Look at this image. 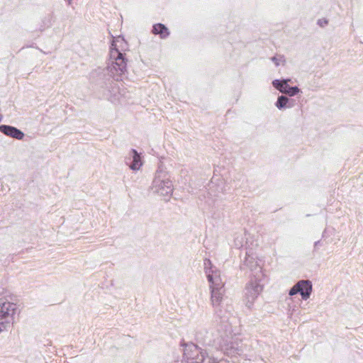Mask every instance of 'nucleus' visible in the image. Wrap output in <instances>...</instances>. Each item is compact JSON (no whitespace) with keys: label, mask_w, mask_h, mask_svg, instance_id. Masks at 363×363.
Masks as SVG:
<instances>
[{"label":"nucleus","mask_w":363,"mask_h":363,"mask_svg":"<svg viewBox=\"0 0 363 363\" xmlns=\"http://www.w3.org/2000/svg\"><path fill=\"white\" fill-rule=\"evenodd\" d=\"M218 337V334L213 340L211 346L206 350H203L192 342L186 344L184 349V360L187 363H228L223 354L234 357L242 353V351L240 354H233L225 352L220 347L214 344Z\"/></svg>","instance_id":"obj_3"},{"label":"nucleus","mask_w":363,"mask_h":363,"mask_svg":"<svg viewBox=\"0 0 363 363\" xmlns=\"http://www.w3.org/2000/svg\"><path fill=\"white\" fill-rule=\"evenodd\" d=\"M312 291V283L309 280H300L289 291V296L299 294L303 300H307Z\"/></svg>","instance_id":"obj_5"},{"label":"nucleus","mask_w":363,"mask_h":363,"mask_svg":"<svg viewBox=\"0 0 363 363\" xmlns=\"http://www.w3.org/2000/svg\"><path fill=\"white\" fill-rule=\"evenodd\" d=\"M204 270L208 282L216 280V277H220V272L216 269L209 259L203 260Z\"/></svg>","instance_id":"obj_10"},{"label":"nucleus","mask_w":363,"mask_h":363,"mask_svg":"<svg viewBox=\"0 0 363 363\" xmlns=\"http://www.w3.org/2000/svg\"><path fill=\"white\" fill-rule=\"evenodd\" d=\"M169 179L167 172L163 168L162 165H159L152 182V185H160L164 180Z\"/></svg>","instance_id":"obj_14"},{"label":"nucleus","mask_w":363,"mask_h":363,"mask_svg":"<svg viewBox=\"0 0 363 363\" xmlns=\"http://www.w3.org/2000/svg\"><path fill=\"white\" fill-rule=\"evenodd\" d=\"M328 21L325 18H323V19H319L318 21V24L320 26V27H324L325 26L328 25Z\"/></svg>","instance_id":"obj_18"},{"label":"nucleus","mask_w":363,"mask_h":363,"mask_svg":"<svg viewBox=\"0 0 363 363\" xmlns=\"http://www.w3.org/2000/svg\"><path fill=\"white\" fill-rule=\"evenodd\" d=\"M320 244V240H318V241L315 242V243H314V249L315 250L317 248V247L319 246Z\"/></svg>","instance_id":"obj_21"},{"label":"nucleus","mask_w":363,"mask_h":363,"mask_svg":"<svg viewBox=\"0 0 363 363\" xmlns=\"http://www.w3.org/2000/svg\"><path fill=\"white\" fill-rule=\"evenodd\" d=\"M271 60L274 63L276 67L279 66L280 62H285L284 57L283 55L273 56L271 57Z\"/></svg>","instance_id":"obj_17"},{"label":"nucleus","mask_w":363,"mask_h":363,"mask_svg":"<svg viewBox=\"0 0 363 363\" xmlns=\"http://www.w3.org/2000/svg\"><path fill=\"white\" fill-rule=\"evenodd\" d=\"M152 33L155 35H158L162 39H165L169 35L168 28L160 23H156L152 26Z\"/></svg>","instance_id":"obj_13"},{"label":"nucleus","mask_w":363,"mask_h":363,"mask_svg":"<svg viewBox=\"0 0 363 363\" xmlns=\"http://www.w3.org/2000/svg\"><path fill=\"white\" fill-rule=\"evenodd\" d=\"M240 268L242 269L248 268L251 272H253L254 279H262V277H263L262 268L258 262L256 260V258L253 255H250L248 252H246V256L240 266Z\"/></svg>","instance_id":"obj_6"},{"label":"nucleus","mask_w":363,"mask_h":363,"mask_svg":"<svg viewBox=\"0 0 363 363\" xmlns=\"http://www.w3.org/2000/svg\"><path fill=\"white\" fill-rule=\"evenodd\" d=\"M262 279H251L247 284L245 291V297L247 301V306L250 308L255 300L263 290V284L260 283Z\"/></svg>","instance_id":"obj_4"},{"label":"nucleus","mask_w":363,"mask_h":363,"mask_svg":"<svg viewBox=\"0 0 363 363\" xmlns=\"http://www.w3.org/2000/svg\"><path fill=\"white\" fill-rule=\"evenodd\" d=\"M210 283L211 303L214 307L215 314L213 325L219 337L214 341L227 354H240L242 352V342L233 332L230 318L231 311L228 306L224 307L222 301L224 293L223 284L220 277Z\"/></svg>","instance_id":"obj_1"},{"label":"nucleus","mask_w":363,"mask_h":363,"mask_svg":"<svg viewBox=\"0 0 363 363\" xmlns=\"http://www.w3.org/2000/svg\"><path fill=\"white\" fill-rule=\"evenodd\" d=\"M7 327L8 326H3V325H0V333L4 331V330H6Z\"/></svg>","instance_id":"obj_22"},{"label":"nucleus","mask_w":363,"mask_h":363,"mask_svg":"<svg viewBox=\"0 0 363 363\" xmlns=\"http://www.w3.org/2000/svg\"><path fill=\"white\" fill-rule=\"evenodd\" d=\"M283 81L286 84H289V83H292V79L291 78H282Z\"/></svg>","instance_id":"obj_19"},{"label":"nucleus","mask_w":363,"mask_h":363,"mask_svg":"<svg viewBox=\"0 0 363 363\" xmlns=\"http://www.w3.org/2000/svg\"><path fill=\"white\" fill-rule=\"evenodd\" d=\"M67 1H68L69 4H71V2H72V0H67Z\"/></svg>","instance_id":"obj_23"},{"label":"nucleus","mask_w":363,"mask_h":363,"mask_svg":"<svg viewBox=\"0 0 363 363\" xmlns=\"http://www.w3.org/2000/svg\"><path fill=\"white\" fill-rule=\"evenodd\" d=\"M152 188L156 192L162 196H170L173 191V185L172 181L168 179L164 180L160 185H152Z\"/></svg>","instance_id":"obj_11"},{"label":"nucleus","mask_w":363,"mask_h":363,"mask_svg":"<svg viewBox=\"0 0 363 363\" xmlns=\"http://www.w3.org/2000/svg\"><path fill=\"white\" fill-rule=\"evenodd\" d=\"M196 337L198 340H202V337H201V333L199 332L196 333Z\"/></svg>","instance_id":"obj_20"},{"label":"nucleus","mask_w":363,"mask_h":363,"mask_svg":"<svg viewBox=\"0 0 363 363\" xmlns=\"http://www.w3.org/2000/svg\"><path fill=\"white\" fill-rule=\"evenodd\" d=\"M1 119H2V116L0 115V122L1 121Z\"/></svg>","instance_id":"obj_24"},{"label":"nucleus","mask_w":363,"mask_h":363,"mask_svg":"<svg viewBox=\"0 0 363 363\" xmlns=\"http://www.w3.org/2000/svg\"><path fill=\"white\" fill-rule=\"evenodd\" d=\"M296 104V100L291 99L285 95H280L277 97V100L275 102V106L279 110H284L286 108H291Z\"/></svg>","instance_id":"obj_12"},{"label":"nucleus","mask_w":363,"mask_h":363,"mask_svg":"<svg viewBox=\"0 0 363 363\" xmlns=\"http://www.w3.org/2000/svg\"><path fill=\"white\" fill-rule=\"evenodd\" d=\"M284 94L286 96L293 97L295 96L300 93H302V91L296 86H291L290 85L287 87Z\"/></svg>","instance_id":"obj_16"},{"label":"nucleus","mask_w":363,"mask_h":363,"mask_svg":"<svg viewBox=\"0 0 363 363\" xmlns=\"http://www.w3.org/2000/svg\"><path fill=\"white\" fill-rule=\"evenodd\" d=\"M126 43L118 36L110 46L109 62L105 68H99L92 72V89L99 98L108 99L117 90L116 82L122 80L127 69V59L123 52Z\"/></svg>","instance_id":"obj_2"},{"label":"nucleus","mask_w":363,"mask_h":363,"mask_svg":"<svg viewBox=\"0 0 363 363\" xmlns=\"http://www.w3.org/2000/svg\"><path fill=\"white\" fill-rule=\"evenodd\" d=\"M272 84L274 89H276L283 94L285 92L284 91H286L287 87L289 86V84L284 82L282 79H274L272 82Z\"/></svg>","instance_id":"obj_15"},{"label":"nucleus","mask_w":363,"mask_h":363,"mask_svg":"<svg viewBox=\"0 0 363 363\" xmlns=\"http://www.w3.org/2000/svg\"><path fill=\"white\" fill-rule=\"evenodd\" d=\"M16 310V304L13 303L8 301L0 303V325L9 326V318L15 314Z\"/></svg>","instance_id":"obj_7"},{"label":"nucleus","mask_w":363,"mask_h":363,"mask_svg":"<svg viewBox=\"0 0 363 363\" xmlns=\"http://www.w3.org/2000/svg\"><path fill=\"white\" fill-rule=\"evenodd\" d=\"M0 132L16 140H23L25 134L17 128L9 125H0Z\"/></svg>","instance_id":"obj_9"},{"label":"nucleus","mask_w":363,"mask_h":363,"mask_svg":"<svg viewBox=\"0 0 363 363\" xmlns=\"http://www.w3.org/2000/svg\"><path fill=\"white\" fill-rule=\"evenodd\" d=\"M125 164L133 171L140 169L143 165L141 154L135 149H131L125 157Z\"/></svg>","instance_id":"obj_8"}]
</instances>
